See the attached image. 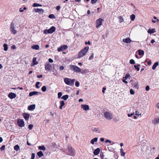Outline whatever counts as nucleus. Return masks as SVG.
Segmentation results:
<instances>
[{
    "label": "nucleus",
    "instance_id": "nucleus-12",
    "mask_svg": "<svg viewBox=\"0 0 159 159\" xmlns=\"http://www.w3.org/2000/svg\"><path fill=\"white\" fill-rule=\"evenodd\" d=\"M130 76V75L129 74H126L125 77H123V79L122 80V81L126 84H127L128 82L126 81L125 80H127Z\"/></svg>",
    "mask_w": 159,
    "mask_h": 159
},
{
    "label": "nucleus",
    "instance_id": "nucleus-14",
    "mask_svg": "<svg viewBox=\"0 0 159 159\" xmlns=\"http://www.w3.org/2000/svg\"><path fill=\"white\" fill-rule=\"evenodd\" d=\"M8 97L11 99H12L15 98L16 97V94L15 93H11L9 94Z\"/></svg>",
    "mask_w": 159,
    "mask_h": 159
},
{
    "label": "nucleus",
    "instance_id": "nucleus-17",
    "mask_svg": "<svg viewBox=\"0 0 159 159\" xmlns=\"http://www.w3.org/2000/svg\"><path fill=\"white\" fill-rule=\"evenodd\" d=\"M100 152V149L99 148H97L94 150L93 151V154L95 155H98Z\"/></svg>",
    "mask_w": 159,
    "mask_h": 159
},
{
    "label": "nucleus",
    "instance_id": "nucleus-38",
    "mask_svg": "<svg viewBox=\"0 0 159 159\" xmlns=\"http://www.w3.org/2000/svg\"><path fill=\"white\" fill-rule=\"evenodd\" d=\"M33 7H37L38 6H42V5L37 3H34L33 4Z\"/></svg>",
    "mask_w": 159,
    "mask_h": 159
},
{
    "label": "nucleus",
    "instance_id": "nucleus-13",
    "mask_svg": "<svg viewBox=\"0 0 159 159\" xmlns=\"http://www.w3.org/2000/svg\"><path fill=\"white\" fill-rule=\"evenodd\" d=\"M81 107L85 111L88 110L89 109V105L86 104L82 105Z\"/></svg>",
    "mask_w": 159,
    "mask_h": 159
},
{
    "label": "nucleus",
    "instance_id": "nucleus-19",
    "mask_svg": "<svg viewBox=\"0 0 159 159\" xmlns=\"http://www.w3.org/2000/svg\"><path fill=\"white\" fill-rule=\"evenodd\" d=\"M93 130L98 133H100L101 132V131L98 128H93Z\"/></svg>",
    "mask_w": 159,
    "mask_h": 159
},
{
    "label": "nucleus",
    "instance_id": "nucleus-23",
    "mask_svg": "<svg viewBox=\"0 0 159 159\" xmlns=\"http://www.w3.org/2000/svg\"><path fill=\"white\" fill-rule=\"evenodd\" d=\"M60 103L61 105L59 108L60 109H62V107L65 105V102L64 101H62L60 102Z\"/></svg>",
    "mask_w": 159,
    "mask_h": 159
},
{
    "label": "nucleus",
    "instance_id": "nucleus-30",
    "mask_svg": "<svg viewBox=\"0 0 159 159\" xmlns=\"http://www.w3.org/2000/svg\"><path fill=\"white\" fill-rule=\"evenodd\" d=\"M156 31L155 29H149L148 31V33L150 34L153 33L155 32Z\"/></svg>",
    "mask_w": 159,
    "mask_h": 159
},
{
    "label": "nucleus",
    "instance_id": "nucleus-43",
    "mask_svg": "<svg viewBox=\"0 0 159 159\" xmlns=\"http://www.w3.org/2000/svg\"><path fill=\"white\" fill-rule=\"evenodd\" d=\"M62 95V93L61 92H59L58 93V98H61Z\"/></svg>",
    "mask_w": 159,
    "mask_h": 159
},
{
    "label": "nucleus",
    "instance_id": "nucleus-40",
    "mask_svg": "<svg viewBox=\"0 0 159 159\" xmlns=\"http://www.w3.org/2000/svg\"><path fill=\"white\" fill-rule=\"evenodd\" d=\"M48 17L50 18H55V16L53 14H50L49 15Z\"/></svg>",
    "mask_w": 159,
    "mask_h": 159
},
{
    "label": "nucleus",
    "instance_id": "nucleus-41",
    "mask_svg": "<svg viewBox=\"0 0 159 159\" xmlns=\"http://www.w3.org/2000/svg\"><path fill=\"white\" fill-rule=\"evenodd\" d=\"M129 62H130V63L132 64H135V61L134 60L132 59L130 60Z\"/></svg>",
    "mask_w": 159,
    "mask_h": 159
},
{
    "label": "nucleus",
    "instance_id": "nucleus-39",
    "mask_svg": "<svg viewBox=\"0 0 159 159\" xmlns=\"http://www.w3.org/2000/svg\"><path fill=\"white\" fill-rule=\"evenodd\" d=\"M46 89H47L46 87L45 86H43L41 88V90L43 92H45L46 90Z\"/></svg>",
    "mask_w": 159,
    "mask_h": 159
},
{
    "label": "nucleus",
    "instance_id": "nucleus-44",
    "mask_svg": "<svg viewBox=\"0 0 159 159\" xmlns=\"http://www.w3.org/2000/svg\"><path fill=\"white\" fill-rule=\"evenodd\" d=\"M39 84H40V82H36L35 86L37 88L39 89V87L38 86V85Z\"/></svg>",
    "mask_w": 159,
    "mask_h": 159
},
{
    "label": "nucleus",
    "instance_id": "nucleus-58",
    "mask_svg": "<svg viewBox=\"0 0 159 159\" xmlns=\"http://www.w3.org/2000/svg\"><path fill=\"white\" fill-rule=\"evenodd\" d=\"M61 7L60 6H58L57 7L56 9L57 10H59L60 9Z\"/></svg>",
    "mask_w": 159,
    "mask_h": 159
},
{
    "label": "nucleus",
    "instance_id": "nucleus-35",
    "mask_svg": "<svg viewBox=\"0 0 159 159\" xmlns=\"http://www.w3.org/2000/svg\"><path fill=\"white\" fill-rule=\"evenodd\" d=\"M139 66H140V65H134V67L135 69L137 70V71H139L140 70V69L139 67Z\"/></svg>",
    "mask_w": 159,
    "mask_h": 159
},
{
    "label": "nucleus",
    "instance_id": "nucleus-56",
    "mask_svg": "<svg viewBox=\"0 0 159 159\" xmlns=\"http://www.w3.org/2000/svg\"><path fill=\"white\" fill-rule=\"evenodd\" d=\"M48 61L49 62L52 63L53 62V60L51 58H49L48 59Z\"/></svg>",
    "mask_w": 159,
    "mask_h": 159
},
{
    "label": "nucleus",
    "instance_id": "nucleus-52",
    "mask_svg": "<svg viewBox=\"0 0 159 159\" xmlns=\"http://www.w3.org/2000/svg\"><path fill=\"white\" fill-rule=\"evenodd\" d=\"M105 142L106 143H111V142L110 140H109V139L106 140Z\"/></svg>",
    "mask_w": 159,
    "mask_h": 159
},
{
    "label": "nucleus",
    "instance_id": "nucleus-47",
    "mask_svg": "<svg viewBox=\"0 0 159 159\" xmlns=\"http://www.w3.org/2000/svg\"><path fill=\"white\" fill-rule=\"evenodd\" d=\"M33 127V126L32 125L30 124L29 125L28 128L30 129L31 130L32 129Z\"/></svg>",
    "mask_w": 159,
    "mask_h": 159
},
{
    "label": "nucleus",
    "instance_id": "nucleus-16",
    "mask_svg": "<svg viewBox=\"0 0 159 159\" xmlns=\"http://www.w3.org/2000/svg\"><path fill=\"white\" fill-rule=\"evenodd\" d=\"M131 40L129 38H128L126 39H123V42L124 43H130L131 42Z\"/></svg>",
    "mask_w": 159,
    "mask_h": 159
},
{
    "label": "nucleus",
    "instance_id": "nucleus-37",
    "mask_svg": "<svg viewBox=\"0 0 159 159\" xmlns=\"http://www.w3.org/2000/svg\"><path fill=\"white\" fill-rule=\"evenodd\" d=\"M120 151L121 155L123 156H124L125 154V153L124 152L123 149L122 148H121L120 149Z\"/></svg>",
    "mask_w": 159,
    "mask_h": 159
},
{
    "label": "nucleus",
    "instance_id": "nucleus-59",
    "mask_svg": "<svg viewBox=\"0 0 159 159\" xmlns=\"http://www.w3.org/2000/svg\"><path fill=\"white\" fill-rule=\"evenodd\" d=\"M43 77V75H37V77L38 78H41Z\"/></svg>",
    "mask_w": 159,
    "mask_h": 159
},
{
    "label": "nucleus",
    "instance_id": "nucleus-8",
    "mask_svg": "<svg viewBox=\"0 0 159 159\" xmlns=\"http://www.w3.org/2000/svg\"><path fill=\"white\" fill-rule=\"evenodd\" d=\"M68 149L69 152L68 155L72 156H74L75 155V151L71 147L68 146Z\"/></svg>",
    "mask_w": 159,
    "mask_h": 159
},
{
    "label": "nucleus",
    "instance_id": "nucleus-60",
    "mask_svg": "<svg viewBox=\"0 0 159 159\" xmlns=\"http://www.w3.org/2000/svg\"><path fill=\"white\" fill-rule=\"evenodd\" d=\"M11 48L12 49H15L16 48V46L15 45H13L11 46Z\"/></svg>",
    "mask_w": 159,
    "mask_h": 159
},
{
    "label": "nucleus",
    "instance_id": "nucleus-28",
    "mask_svg": "<svg viewBox=\"0 0 159 159\" xmlns=\"http://www.w3.org/2000/svg\"><path fill=\"white\" fill-rule=\"evenodd\" d=\"M38 148L39 149L43 151H45L46 149V148L43 145L39 146Z\"/></svg>",
    "mask_w": 159,
    "mask_h": 159
},
{
    "label": "nucleus",
    "instance_id": "nucleus-33",
    "mask_svg": "<svg viewBox=\"0 0 159 159\" xmlns=\"http://www.w3.org/2000/svg\"><path fill=\"white\" fill-rule=\"evenodd\" d=\"M118 19L119 20L120 22L121 23L124 21V19L121 16H119L118 17Z\"/></svg>",
    "mask_w": 159,
    "mask_h": 159
},
{
    "label": "nucleus",
    "instance_id": "nucleus-20",
    "mask_svg": "<svg viewBox=\"0 0 159 159\" xmlns=\"http://www.w3.org/2000/svg\"><path fill=\"white\" fill-rule=\"evenodd\" d=\"M31 48L33 49L36 50H39V47L38 45H33L31 46Z\"/></svg>",
    "mask_w": 159,
    "mask_h": 159
},
{
    "label": "nucleus",
    "instance_id": "nucleus-15",
    "mask_svg": "<svg viewBox=\"0 0 159 159\" xmlns=\"http://www.w3.org/2000/svg\"><path fill=\"white\" fill-rule=\"evenodd\" d=\"M35 108V104H33L30 105L28 107V109L30 111H33Z\"/></svg>",
    "mask_w": 159,
    "mask_h": 159
},
{
    "label": "nucleus",
    "instance_id": "nucleus-1",
    "mask_svg": "<svg viewBox=\"0 0 159 159\" xmlns=\"http://www.w3.org/2000/svg\"><path fill=\"white\" fill-rule=\"evenodd\" d=\"M89 49V47H86L81 50L78 55V58H80L86 55Z\"/></svg>",
    "mask_w": 159,
    "mask_h": 159
},
{
    "label": "nucleus",
    "instance_id": "nucleus-24",
    "mask_svg": "<svg viewBox=\"0 0 159 159\" xmlns=\"http://www.w3.org/2000/svg\"><path fill=\"white\" fill-rule=\"evenodd\" d=\"M158 65V62H156L154 63L152 66V69L153 70H154L156 68V67Z\"/></svg>",
    "mask_w": 159,
    "mask_h": 159
},
{
    "label": "nucleus",
    "instance_id": "nucleus-11",
    "mask_svg": "<svg viewBox=\"0 0 159 159\" xmlns=\"http://www.w3.org/2000/svg\"><path fill=\"white\" fill-rule=\"evenodd\" d=\"M51 68V65L49 63V62H47L45 66V69L46 70H50Z\"/></svg>",
    "mask_w": 159,
    "mask_h": 159
},
{
    "label": "nucleus",
    "instance_id": "nucleus-62",
    "mask_svg": "<svg viewBox=\"0 0 159 159\" xmlns=\"http://www.w3.org/2000/svg\"><path fill=\"white\" fill-rule=\"evenodd\" d=\"M153 18L154 19H157V22H158L159 21V20L158 19H157L156 17L154 16L153 17Z\"/></svg>",
    "mask_w": 159,
    "mask_h": 159
},
{
    "label": "nucleus",
    "instance_id": "nucleus-10",
    "mask_svg": "<svg viewBox=\"0 0 159 159\" xmlns=\"http://www.w3.org/2000/svg\"><path fill=\"white\" fill-rule=\"evenodd\" d=\"M17 124L18 125L21 127H23L25 125L24 122L23 120L18 119L17 121Z\"/></svg>",
    "mask_w": 159,
    "mask_h": 159
},
{
    "label": "nucleus",
    "instance_id": "nucleus-32",
    "mask_svg": "<svg viewBox=\"0 0 159 159\" xmlns=\"http://www.w3.org/2000/svg\"><path fill=\"white\" fill-rule=\"evenodd\" d=\"M68 98V95H63L61 98V99H63L65 100H66Z\"/></svg>",
    "mask_w": 159,
    "mask_h": 159
},
{
    "label": "nucleus",
    "instance_id": "nucleus-6",
    "mask_svg": "<svg viewBox=\"0 0 159 159\" xmlns=\"http://www.w3.org/2000/svg\"><path fill=\"white\" fill-rule=\"evenodd\" d=\"M104 117L108 120H111L113 118L112 114L109 112H106L104 113Z\"/></svg>",
    "mask_w": 159,
    "mask_h": 159
},
{
    "label": "nucleus",
    "instance_id": "nucleus-45",
    "mask_svg": "<svg viewBox=\"0 0 159 159\" xmlns=\"http://www.w3.org/2000/svg\"><path fill=\"white\" fill-rule=\"evenodd\" d=\"M75 86L77 87H78L79 86L80 83L78 81H76L75 83Z\"/></svg>",
    "mask_w": 159,
    "mask_h": 159
},
{
    "label": "nucleus",
    "instance_id": "nucleus-29",
    "mask_svg": "<svg viewBox=\"0 0 159 159\" xmlns=\"http://www.w3.org/2000/svg\"><path fill=\"white\" fill-rule=\"evenodd\" d=\"M139 54L140 56L143 55L144 54V52L141 50H138Z\"/></svg>",
    "mask_w": 159,
    "mask_h": 159
},
{
    "label": "nucleus",
    "instance_id": "nucleus-42",
    "mask_svg": "<svg viewBox=\"0 0 159 159\" xmlns=\"http://www.w3.org/2000/svg\"><path fill=\"white\" fill-rule=\"evenodd\" d=\"M130 93L131 94L133 95L134 94V92L132 89H130Z\"/></svg>",
    "mask_w": 159,
    "mask_h": 159
},
{
    "label": "nucleus",
    "instance_id": "nucleus-61",
    "mask_svg": "<svg viewBox=\"0 0 159 159\" xmlns=\"http://www.w3.org/2000/svg\"><path fill=\"white\" fill-rule=\"evenodd\" d=\"M106 90V89L105 88H102V92L103 93H105V91Z\"/></svg>",
    "mask_w": 159,
    "mask_h": 159
},
{
    "label": "nucleus",
    "instance_id": "nucleus-27",
    "mask_svg": "<svg viewBox=\"0 0 159 159\" xmlns=\"http://www.w3.org/2000/svg\"><path fill=\"white\" fill-rule=\"evenodd\" d=\"M14 149L16 151H17L19 150H20V147L18 145H16L14 147Z\"/></svg>",
    "mask_w": 159,
    "mask_h": 159
},
{
    "label": "nucleus",
    "instance_id": "nucleus-50",
    "mask_svg": "<svg viewBox=\"0 0 159 159\" xmlns=\"http://www.w3.org/2000/svg\"><path fill=\"white\" fill-rule=\"evenodd\" d=\"M135 88L138 89V82H137L135 83V84L134 86Z\"/></svg>",
    "mask_w": 159,
    "mask_h": 159
},
{
    "label": "nucleus",
    "instance_id": "nucleus-55",
    "mask_svg": "<svg viewBox=\"0 0 159 159\" xmlns=\"http://www.w3.org/2000/svg\"><path fill=\"white\" fill-rule=\"evenodd\" d=\"M60 70H62L64 69V67L63 66H61L59 67Z\"/></svg>",
    "mask_w": 159,
    "mask_h": 159
},
{
    "label": "nucleus",
    "instance_id": "nucleus-64",
    "mask_svg": "<svg viewBox=\"0 0 159 159\" xmlns=\"http://www.w3.org/2000/svg\"><path fill=\"white\" fill-rule=\"evenodd\" d=\"M104 140V138H101L100 139V141L101 142H103Z\"/></svg>",
    "mask_w": 159,
    "mask_h": 159
},
{
    "label": "nucleus",
    "instance_id": "nucleus-18",
    "mask_svg": "<svg viewBox=\"0 0 159 159\" xmlns=\"http://www.w3.org/2000/svg\"><path fill=\"white\" fill-rule=\"evenodd\" d=\"M23 115L24 118L25 120H28L30 117V115L29 114L24 113Z\"/></svg>",
    "mask_w": 159,
    "mask_h": 159
},
{
    "label": "nucleus",
    "instance_id": "nucleus-5",
    "mask_svg": "<svg viewBox=\"0 0 159 159\" xmlns=\"http://www.w3.org/2000/svg\"><path fill=\"white\" fill-rule=\"evenodd\" d=\"M10 31L13 34H16L17 33V31L16 30L15 24L13 22L10 25Z\"/></svg>",
    "mask_w": 159,
    "mask_h": 159
},
{
    "label": "nucleus",
    "instance_id": "nucleus-7",
    "mask_svg": "<svg viewBox=\"0 0 159 159\" xmlns=\"http://www.w3.org/2000/svg\"><path fill=\"white\" fill-rule=\"evenodd\" d=\"M103 21V20L101 18H99L96 21V27L97 28H98L101 26Z\"/></svg>",
    "mask_w": 159,
    "mask_h": 159
},
{
    "label": "nucleus",
    "instance_id": "nucleus-49",
    "mask_svg": "<svg viewBox=\"0 0 159 159\" xmlns=\"http://www.w3.org/2000/svg\"><path fill=\"white\" fill-rule=\"evenodd\" d=\"M5 145H2L1 148L0 149L1 150H3L5 149Z\"/></svg>",
    "mask_w": 159,
    "mask_h": 159
},
{
    "label": "nucleus",
    "instance_id": "nucleus-4",
    "mask_svg": "<svg viewBox=\"0 0 159 159\" xmlns=\"http://www.w3.org/2000/svg\"><path fill=\"white\" fill-rule=\"evenodd\" d=\"M56 28L54 26H52L48 30H44V34H52L55 31Z\"/></svg>",
    "mask_w": 159,
    "mask_h": 159
},
{
    "label": "nucleus",
    "instance_id": "nucleus-21",
    "mask_svg": "<svg viewBox=\"0 0 159 159\" xmlns=\"http://www.w3.org/2000/svg\"><path fill=\"white\" fill-rule=\"evenodd\" d=\"M39 93L37 91H33L30 92L29 94V96L30 97L34 95H37Z\"/></svg>",
    "mask_w": 159,
    "mask_h": 159
},
{
    "label": "nucleus",
    "instance_id": "nucleus-31",
    "mask_svg": "<svg viewBox=\"0 0 159 159\" xmlns=\"http://www.w3.org/2000/svg\"><path fill=\"white\" fill-rule=\"evenodd\" d=\"M33 62L34 65H36L38 64V62L36 61V58L34 57L33 59Z\"/></svg>",
    "mask_w": 159,
    "mask_h": 159
},
{
    "label": "nucleus",
    "instance_id": "nucleus-36",
    "mask_svg": "<svg viewBox=\"0 0 159 159\" xmlns=\"http://www.w3.org/2000/svg\"><path fill=\"white\" fill-rule=\"evenodd\" d=\"M130 18L132 21H133L135 19V16L134 14H132L130 16Z\"/></svg>",
    "mask_w": 159,
    "mask_h": 159
},
{
    "label": "nucleus",
    "instance_id": "nucleus-34",
    "mask_svg": "<svg viewBox=\"0 0 159 159\" xmlns=\"http://www.w3.org/2000/svg\"><path fill=\"white\" fill-rule=\"evenodd\" d=\"M3 47H4V50L5 51H7L8 50L7 45L6 44H3Z\"/></svg>",
    "mask_w": 159,
    "mask_h": 159
},
{
    "label": "nucleus",
    "instance_id": "nucleus-51",
    "mask_svg": "<svg viewBox=\"0 0 159 159\" xmlns=\"http://www.w3.org/2000/svg\"><path fill=\"white\" fill-rule=\"evenodd\" d=\"M97 1V0H91V2L92 4H93L95 3Z\"/></svg>",
    "mask_w": 159,
    "mask_h": 159
},
{
    "label": "nucleus",
    "instance_id": "nucleus-48",
    "mask_svg": "<svg viewBox=\"0 0 159 159\" xmlns=\"http://www.w3.org/2000/svg\"><path fill=\"white\" fill-rule=\"evenodd\" d=\"M93 54H92V55L89 57V60H91L93 59Z\"/></svg>",
    "mask_w": 159,
    "mask_h": 159
},
{
    "label": "nucleus",
    "instance_id": "nucleus-54",
    "mask_svg": "<svg viewBox=\"0 0 159 159\" xmlns=\"http://www.w3.org/2000/svg\"><path fill=\"white\" fill-rule=\"evenodd\" d=\"M149 89V87L148 85H147L146 86L145 89L147 91H148Z\"/></svg>",
    "mask_w": 159,
    "mask_h": 159
},
{
    "label": "nucleus",
    "instance_id": "nucleus-9",
    "mask_svg": "<svg viewBox=\"0 0 159 159\" xmlns=\"http://www.w3.org/2000/svg\"><path fill=\"white\" fill-rule=\"evenodd\" d=\"M67 45H62L58 48L57 50L59 52H61L65 50L68 48Z\"/></svg>",
    "mask_w": 159,
    "mask_h": 159
},
{
    "label": "nucleus",
    "instance_id": "nucleus-53",
    "mask_svg": "<svg viewBox=\"0 0 159 159\" xmlns=\"http://www.w3.org/2000/svg\"><path fill=\"white\" fill-rule=\"evenodd\" d=\"M134 114V113H131L130 114H128V116L129 117H130L132 116Z\"/></svg>",
    "mask_w": 159,
    "mask_h": 159
},
{
    "label": "nucleus",
    "instance_id": "nucleus-3",
    "mask_svg": "<svg viewBox=\"0 0 159 159\" xmlns=\"http://www.w3.org/2000/svg\"><path fill=\"white\" fill-rule=\"evenodd\" d=\"M70 69L74 72L76 73H79L81 71V69L77 66L74 65L70 66Z\"/></svg>",
    "mask_w": 159,
    "mask_h": 159
},
{
    "label": "nucleus",
    "instance_id": "nucleus-25",
    "mask_svg": "<svg viewBox=\"0 0 159 159\" xmlns=\"http://www.w3.org/2000/svg\"><path fill=\"white\" fill-rule=\"evenodd\" d=\"M37 154L38 156L39 157H41L44 155L43 153L41 151H40L39 152L37 153Z\"/></svg>",
    "mask_w": 159,
    "mask_h": 159
},
{
    "label": "nucleus",
    "instance_id": "nucleus-26",
    "mask_svg": "<svg viewBox=\"0 0 159 159\" xmlns=\"http://www.w3.org/2000/svg\"><path fill=\"white\" fill-rule=\"evenodd\" d=\"M159 122V119L156 118L153 121L152 123L154 124H156Z\"/></svg>",
    "mask_w": 159,
    "mask_h": 159
},
{
    "label": "nucleus",
    "instance_id": "nucleus-46",
    "mask_svg": "<svg viewBox=\"0 0 159 159\" xmlns=\"http://www.w3.org/2000/svg\"><path fill=\"white\" fill-rule=\"evenodd\" d=\"M35 155L34 153H32L31 154V158L32 159H34V158H35Z\"/></svg>",
    "mask_w": 159,
    "mask_h": 159
},
{
    "label": "nucleus",
    "instance_id": "nucleus-63",
    "mask_svg": "<svg viewBox=\"0 0 159 159\" xmlns=\"http://www.w3.org/2000/svg\"><path fill=\"white\" fill-rule=\"evenodd\" d=\"M151 42L153 44L155 42V41L154 39H152L151 40Z\"/></svg>",
    "mask_w": 159,
    "mask_h": 159
},
{
    "label": "nucleus",
    "instance_id": "nucleus-22",
    "mask_svg": "<svg viewBox=\"0 0 159 159\" xmlns=\"http://www.w3.org/2000/svg\"><path fill=\"white\" fill-rule=\"evenodd\" d=\"M98 138H95L93 139H92L90 141V143L92 144H94L95 142H96L98 141Z\"/></svg>",
    "mask_w": 159,
    "mask_h": 159
},
{
    "label": "nucleus",
    "instance_id": "nucleus-57",
    "mask_svg": "<svg viewBox=\"0 0 159 159\" xmlns=\"http://www.w3.org/2000/svg\"><path fill=\"white\" fill-rule=\"evenodd\" d=\"M135 115H136L139 116L141 115V114H139V112L138 111H135Z\"/></svg>",
    "mask_w": 159,
    "mask_h": 159
},
{
    "label": "nucleus",
    "instance_id": "nucleus-2",
    "mask_svg": "<svg viewBox=\"0 0 159 159\" xmlns=\"http://www.w3.org/2000/svg\"><path fill=\"white\" fill-rule=\"evenodd\" d=\"M75 80L74 79H70L66 78L64 79L65 83L67 85L72 86L74 85Z\"/></svg>",
    "mask_w": 159,
    "mask_h": 159
}]
</instances>
